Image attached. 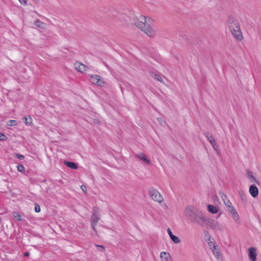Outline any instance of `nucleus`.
Instances as JSON below:
<instances>
[{
	"mask_svg": "<svg viewBox=\"0 0 261 261\" xmlns=\"http://www.w3.org/2000/svg\"><path fill=\"white\" fill-rule=\"evenodd\" d=\"M125 22L128 25L135 24L142 31H143L146 35L149 37H153L155 35V32L151 27L146 23L145 17L142 15H139V17L133 16L132 17L128 16H125Z\"/></svg>",
	"mask_w": 261,
	"mask_h": 261,
	"instance_id": "f257e3e1",
	"label": "nucleus"
},
{
	"mask_svg": "<svg viewBox=\"0 0 261 261\" xmlns=\"http://www.w3.org/2000/svg\"><path fill=\"white\" fill-rule=\"evenodd\" d=\"M184 215L188 222L201 226L205 214L197 208L191 205L186 207Z\"/></svg>",
	"mask_w": 261,
	"mask_h": 261,
	"instance_id": "f03ea898",
	"label": "nucleus"
},
{
	"mask_svg": "<svg viewBox=\"0 0 261 261\" xmlns=\"http://www.w3.org/2000/svg\"><path fill=\"white\" fill-rule=\"evenodd\" d=\"M227 24L233 37L238 40L241 41L243 35L238 21L233 17L229 16Z\"/></svg>",
	"mask_w": 261,
	"mask_h": 261,
	"instance_id": "7ed1b4c3",
	"label": "nucleus"
},
{
	"mask_svg": "<svg viewBox=\"0 0 261 261\" xmlns=\"http://www.w3.org/2000/svg\"><path fill=\"white\" fill-rule=\"evenodd\" d=\"M100 214L99 212V209L97 207H93L92 211V214L90 217V224L91 227L94 232L97 233V230L96 226L97 224L98 221L100 220Z\"/></svg>",
	"mask_w": 261,
	"mask_h": 261,
	"instance_id": "20e7f679",
	"label": "nucleus"
},
{
	"mask_svg": "<svg viewBox=\"0 0 261 261\" xmlns=\"http://www.w3.org/2000/svg\"><path fill=\"white\" fill-rule=\"evenodd\" d=\"M200 226L214 229L219 228V225L217 221L205 215Z\"/></svg>",
	"mask_w": 261,
	"mask_h": 261,
	"instance_id": "39448f33",
	"label": "nucleus"
},
{
	"mask_svg": "<svg viewBox=\"0 0 261 261\" xmlns=\"http://www.w3.org/2000/svg\"><path fill=\"white\" fill-rule=\"evenodd\" d=\"M149 194L153 200L159 203H161L164 200L162 195L157 190L153 188L149 189Z\"/></svg>",
	"mask_w": 261,
	"mask_h": 261,
	"instance_id": "423d86ee",
	"label": "nucleus"
},
{
	"mask_svg": "<svg viewBox=\"0 0 261 261\" xmlns=\"http://www.w3.org/2000/svg\"><path fill=\"white\" fill-rule=\"evenodd\" d=\"M90 81L93 84L97 86H102L104 85V82L101 80V77L98 75H91Z\"/></svg>",
	"mask_w": 261,
	"mask_h": 261,
	"instance_id": "0eeeda50",
	"label": "nucleus"
},
{
	"mask_svg": "<svg viewBox=\"0 0 261 261\" xmlns=\"http://www.w3.org/2000/svg\"><path fill=\"white\" fill-rule=\"evenodd\" d=\"M257 253L256 249L254 247H250L248 249V256L251 261H256Z\"/></svg>",
	"mask_w": 261,
	"mask_h": 261,
	"instance_id": "6e6552de",
	"label": "nucleus"
},
{
	"mask_svg": "<svg viewBox=\"0 0 261 261\" xmlns=\"http://www.w3.org/2000/svg\"><path fill=\"white\" fill-rule=\"evenodd\" d=\"M249 193L253 198L257 197L258 195L257 187L254 185H251L249 187Z\"/></svg>",
	"mask_w": 261,
	"mask_h": 261,
	"instance_id": "1a4fd4ad",
	"label": "nucleus"
},
{
	"mask_svg": "<svg viewBox=\"0 0 261 261\" xmlns=\"http://www.w3.org/2000/svg\"><path fill=\"white\" fill-rule=\"evenodd\" d=\"M227 210L231 214L233 219L235 221H237L238 220H239V217L238 214L233 206H232L229 207L228 208H227Z\"/></svg>",
	"mask_w": 261,
	"mask_h": 261,
	"instance_id": "9d476101",
	"label": "nucleus"
},
{
	"mask_svg": "<svg viewBox=\"0 0 261 261\" xmlns=\"http://www.w3.org/2000/svg\"><path fill=\"white\" fill-rule=\"evenodd\" d=\"M75 68L80 72H84L86 71L87 67L84 64L77 62L75 63Z\"/></svg>",
	"mask_w": 261,
	"mask_h": 261,
	"instance_id": "9b49d317",
	"label": "nucleus"
},
{
	"mask_svg": "<svg viewBox=\"0 0 261 261\" xmlns=\"http://www.w3.org/2000/svg\"><path fill=\"white\" fill-rule=\"evenodd\" d=\"M64 164L67 167H68L71 169H77L78 168L77 164L75 163H74L73 162L65 161L64 162Z\"/></svg>",
	"mask_w": 261,
	"mask_h": 261,
	"instance_id": "f8f14e48",
	"label": "nucleus"
},
{
	"mask_svg": "<svg viewBox=\"0 0 261 261\" xmlns=\"http://www.w3.org/2000/svg\"><path fill=\"white\" fill-rule=\"evenodd\" d=\"M137 157L140 160L143 161L145 163L150 164V160L147 158L146 154L144 153L137 154Z\"/></svg>",
	"mask_w": 261,
	"mask_h": 261,
	"instance_id": "ddd939ff",
	"label": "nucleus"
},
{
	"mask_svg": "<svg viewBox=\"0 0 261 261\" xmlns=\"http://www.w3.org/2000/svg\"><path fill=\"white\" fill-rule=\"evenodd\" d=\"M160 257L162 258L165 259L166 261H170L171 259L170 254L164 251L161 252Z\"/></svg>",
	"mask_w": 261,
	"mask_h": 261,
	"instance_id": "4468645a",
	"label": "nucleus"
},
{
	"mask_svg": "<svg viewBox=\"0 0 261 261\" xmlns=\"http://www.w3.org/2000/svg\"><path fill=\"white\" fill-rule=\"evenodd\" d=\"M240 197L241 199V201L244 203H246L247 202V198L246 195L243 191H239V192Z\"/></svg>",
	"mask_w": 261,
	"mask_h": 261,
	"instance_id": "2eb2a0df",
	"label": "nucleus"
},
{
	"mask_svg": "<svg viewBox=\"0 0 261 261\" xmlns=\"http://www.w3.org/2000/svg\"><path fill=\"white\" fill-rule=\"evenodd\" d=\"M207 210L210 213L214 214L217 213L218 208L213 205L208 204L207 205Z\"/></svg>",
	"mask_w": 261,
	"mask_h": 261,
	"instance_id": "dca6fc26",
	"label": "nucleus"
},
{
	"mask_svg": "<svg viewBox=\"0 0 261 261\" xmlns=\"http://www.w3.org/2000/svg\"><path fill=\"white\" fill-rule=\"evenodd\" d=\"M247 177L251 182L255 181L256 183L258 184V181L256 180L255 178L253 175V173L252 171H248Z\"/></svg>",
	"mask_w": 261,
	"mask_h": 261,
	"instance_id": "f3484780",
	"label": "nucleus"
},
{
	"mask_svg": "<svg viewBox=\"0 0 261 261\" xmlns=\"http://www.w3.org/2000/svg\"><path fill=\"white\" fill-rule=\"evenodd\" d=\"M13 216L17 221H21L23 220L21 218V216L17 212H13Z\"/></svg>",
	"mask_w": 261,
	"mask_h": 261,
	"instance_id": "a211bd4d",
	"label": "nucleus"
},
{
	"mask_svg": "<svg viewBox=\"0 0 261 261\" xmlns=\"http://www.w3.org/2000/svg\"><path fill=\"white\" fill-rule=\"evenodd\" d=\"M170 239L174 243L178 244L180 242V240L175 235H172Z\"/></svg>",
	"mask_w": 261,
	"mask_h": 261,
	"instance_id": "6ab92c4d",
	"label": "nucleus"
},
{
	"mask_svg": "<svg viewBox=\"0 0 261 261\" xmlns=\"http://www.w3.org/2000/svg\"><path fill=\"white\" fill-rule=\"evenodd\" d=\"M23 119L24 120V122L27 125H30L31 123H32V119L30 116H29V117H24L23 118Z\"/></svg>",
	"mask_w": 261,
	"mask_h": 261,
	"instance_id": "aec40b11",
	"label": "nucleus"
},
{
	"mask_svg": "<svg viewBox=\"0 0 261 261\" xmlns=\"http://www.w3.org/2000/svg\"><path fill=\"white\" fill-rule=\"evenodd\" d=\"M204 135L206 137V138L207 139V140H208V141L210 142H211V141H212L213 140H215L214 139L213 137L212 136V135L210 134L208 132H205L204 133Z\"/></svg>",
	"mask_w": 261,
	"mask_h": 261,
	"instance_id": "412c9836",
	"label": "nucleus"
},
{
	"mask_svg": "<svg viewBox=\"0 0 261 261\" xmlns=\"http://www.w3.org/2000/svg\"><path fill=\"white\" fill-rule=\"evenodd\" d=\"M7 124L10 126H15L17 124V122L15 120H10L7 122Z\"/></svg>",
	"mask_w": 261,
	"mask_h": 261,
	"instance_id": "4be33fe9",
	"label": "nucleus"
},
{
	"mask_svg": "<svg viewBox=\"0 0 261 261\" xmlns=\"http://www.w3.org/2000/svg\"><path fill=\"white\" fill-rule=\"evenodd\" d=\"M17 170L19 172L21 173H24L25 169L22 165L19 164L17 166Z\"/></svg>",
	"mask_w": 261,
	"mask_h": 261,
	"instance_id": "5701e85b",
	"label": "nucleus"
},
{
	"mask_svg": "<svg viewBox=\"0 0 261 261\" xmlns=\"http://www.w3.org/2000/svg\"><path fill=\"white\" fill-rule=\"evenodd\" d=\"M212 146L213 147L214 149L217 150L218 148V145L217 144L215 140H213V141L210 142Z\"/></svg>",
	"mask_w": 261,
	"mask_h": 261,
	"instance_id": "b1692460",
	"label": "nucleus"
},
{
	"mask_svg": "<svg viewBox=\"0 0 261 261\" xmlns=\"http://www.w3.org/2000/svg\"><path fill=\"white\" fill-rule=\"evenodd\" d=\"M34 24L35 25V26H36L38 28H43V23L38 20L34 22Z\"/></svg>",
	"mask_w": 261,
	"mask_h": 261,
	"instance_id": "393cba45",
	"label": "nucleus"
},
{
	"mask_svg": "<svg viewBox=\"0 0 261 261\" xmlns=\"http://www.w3.org/2000/svg\"><path fill=\"white\" fill-rule=\"evenodd\" d=\"M154 79L160 82H162L163 80L162 76L159 74H155L154 75Z\"/></svg>",
	"mask_w": 261,
	"mask_h": 261,
	"instance_id": "a878e982",
	"label": "nucleus"
},
{
	"mask_svg": "<svg viewBox=\"0 0 261 261\" xmlns=\"http://www.w3.org/2000/svg\"><path fill=\"white\" fill-rule=\"evenodd\" d=\"M95 246L97 248V249L100 252H103L105 250V248L102 245L95 244Z\"/></svg>",
	"mask_w": 261,
	"mask_h": 261,
	"instance_id": "bb28decb",
	"label": "nucleus"
},
{
	"mask_svg": "<svg viewBox=\"0 0 261 261\" xmlns=\"http://www.w3.org/2000/svg\"><path fill=\"white\" fill-rule=\"evenodd\" d=\"M204 233L205 238V240H210L211 236L209 232L207 230H204Z\"/></svg>",
	"mask_w": 261,
	"mask_h": 261,
	"instance_id": "cd10ccee",
	"label": "nucleus"
},
{
	"mask_svg": "<svg viewBox=\"0 0 261 261\" xmlns=\"http://www.w3.org/2000/svg\"><path fill=\"white\" fill-rule=\"evenodd\" d=\"M41 208L40 205L38 203L35 204V211L36 213H39L40 212Z\"/></svg>",
	"mask_w": 261,
	"mask_h": 261,
	"instance_id": "c85d7f7f",
	"label": "nucleus"
},
{
	"mask_svg": "<svg viewBox=\"0 0 261 261\" xmlns=\"http://www.w3.org/2000/svg\"><path fill=\"white\" fill-rule=\"evenodd\" d=\"M7 139V137L3 133H0V141H5Z\"/></svg>",
	"mask_w": 261,
	"mask_h": 261,
	"instance_id": "c756f323",
	"label": "nucleus"
},
{
	"mask_svg": "<svg viewBox=\"0 0 261 261\" xmlns=\"http://www.w3.org/2000/svg\"><path fill=\"white\" fill-rule=\"evenodd\" d=\"M224 204H225V206L227 207V208H228L229 207L232 206L231 202L229 200L225 201Z\"/></svg>",
	"mask_w": 261,
	"mask_h": 261,
	"instance_id": "7c9ffc66",
	"label": "nucleus"
},
{
	"mask_svg": "<svg viewBox=\"0 0 261 261\" xmlns=\"http://www.w3.org/2000/svg\"><path fill=\"white\" fill-rule=\"evenodd\" d=\"M15 156L17 159L19 160H23L24 158L23 155H21L19 153H15Z\"/></svg>",
	"mask_w": 261,
	"mask_h": 261,
	"instance_id": "2f4dec72",
	"label": "nucleus"
},
{
	"mask_svg": "<svg viewBox=\"0 0 261 261\" xmlns=\"http://www.w3.org/2000/svg\"><path fill=\"white\" fill-rule=\"evenodd\" d=\"M222 200H223L224 203H225V201H226L227 200H229L227 196L225 194H223V196H222Z\"/></svg>",
	"mask_w": 261,
	"mask_h": 261,
	"instance_id": "473e14b6",
	"label": "nucleus"
},
{
	"mask_svg": "<svg viewBox=\"0 0 261 261\" xmlns=\"http://www.w3.org/2000/svg\"><path fill=\"white\" fill-rule=\"evenodd\" d=\"M209 246H210V248H211V249L213 251V252H214V254H215V251H214V250H217V245H213V248H214V250L212 249V247H211V245L209 244Z\"/></svg>",
	"mask_w": 261,
	"mask_h": 261,
	"instance_id": "72a5a7b5",
	"label": "nucleus"
},
{
	"mask_svg": "<svg viewBox=\"0 0 261 261\" xmlns=\"http://www.w3.org/2000/svg\"><path fill=\"white\" fill-rule=\"evenodd\" d=\"M167 230V232H168V234L169 235L170 237H171L172 236V235H173L172 234V232L170 228H168Z\"/></svg>",
	"mask_w": 261,
	"mask_h": 261,
	"instance_id": "f704fd0d",
	"label": "nucleus"
},
{
	"mask_svg": "<svg viewBox=\"0 0 261 261\" xmlns=\"http://www.w3.org/2000/svg\"><path fill=\"white\" fill-rule=\"evenodd\" d=\"M22 5H27V0H18Z\"/></svg>",
	"mask_w": 261,
	"mask_h": 261,
	"instance_id": "c9c22d12",
	"label": "nucleus"
},
{
	"mask_svg": "<svg viewBox=\"0 0 261 261\" xmlns=\"http://www.w3.org/2000/svg\"><path fill=\"white\" fill-rule=\"evenodd\" d=\"M30 255V253L29 252H25L23 254L24 257H28Z\"/></svg>",
	"mask_w": 261,
	"mask_h": 261,
	"instance_id": "e433bc0d",
	"label": "nucleus"
},
{
	"mask_svg": "<svg viewBox=\"0 0 261 261\" xmlns=\"http://www.w3.org/2000/svg\"><path fill=\"white\" fill-rule=\"evenodd\" d=\"M81 188L83 191H85V190H86V187L84 185L81 186Z\"/></svg>",
	"mask_w": 261,
	"mask_h": 261,
	"instance_id": "4c0bfd02",
	"label": "nucleus"
}]
</instances>
